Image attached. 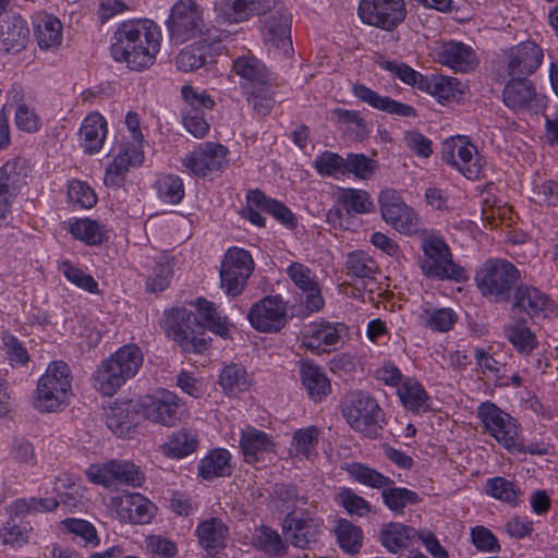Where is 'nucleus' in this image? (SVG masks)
Instances as JSON below:
<instances>
[{"label":"nucleus","mask_w":558,"mask_h":558,"mask_svg":"<svg viewBox=\"0 0 558 558\" xmlns=\"http://www.w3.org/2000/svg\"><path fill=\"white\" fill-rule=\"evenodd\" d=\"M161 32L151 20L124 21L113 33L110 51L118 62H125L132 71L150 68L160 50Z\"/></svg>","instance_id":"obj_1"},{"label":"nucleus","mask_w":558,"mask_h":558,"mask_svg":"<svg viewBox=\"0 0 558 558\" xmlns=\"http://www.w3.org/2000/svg\"><path fill=\"white\" fill-rule=\"evenodd\" d=\"M421 274L436 281L466 282L465 267L456 263L453 253L444 234L433 228H421Z\"/></svg>","instance_id":"obj_2"},{"label":"nucleus","mask_w":558,"mask_h":558,"mask_svg":"<svg viewBox=\"0 0 558 558\" xmlns=\"http://www.w3.org/2000/svg\"><path fill=\"white\" fill-rule=\"evenodd\" d=\"M142 350L136 344H126L104 360L94 373L96 389L104 396H112L143 364Z\"/></svg>","instance_id":"obj_3"},{"label":"nucleus","mask_w":558,"mask_h":558,"mask_svg":"<svg viewBox=\"0 0 558 558\" xmlns=\"http://www.w3.org/2000/svg\"><path fill=\"white\" fill-rule=\"evenodd\" d=\"M474 280L484 298L509 302L520 281V270L508 259L488 258L477 268Z\"/></svg>","instance_id":"obj_4"},{"label":"nucleus","mask_w":558,"mask_h":558,"mask_svg":"<svg viewBox=\"0 0 558 558\" xmlns=\"http://www.w3.org/2000/svg\"><path fill=\"white\" fill-rule=\"evenodd\" d=\"M71 369L62 361L51 362L37 383L34 407L40 412H53L69 403Z\"/></svg>","instance_id":"obj_5"},{"label":"nucleus","mask_w":558,"mask_h":558,"mask_svg":"<svg viewBox=\"0 0 558 558\" xmlns=\"http://www.w3.org/2000/svg\"><path fill=\"white\" fill-rule=\"evenodd\" d=\"M349 474L359 483L372 488L381 489L385 505L395 512H402L409 504L417 501V494L408 488L393 487L395 482L376 470L362 463L348 466Z\"/></svg>","instance_id":"obj_6"},{"label":"nucleus","mask_w":558,"mask_h":558,"mask_svg":"<svg viewBox=\"0 0 558 558\" xmlns=\"http://www.w3.org/2000/svg\"><path fill=\"white\" fill-rule=\"evenodd\" d=\"M342 413L354 430L371 438L379 435L384 413L374 398L354 392L344 403Z\"/></svg>","instance_id":"obj_7"},{"label":"nucleus","mask_w":558,"mask_h":558,"mask_svg":"<svg viewBox=\"0 0 558 558\" xmlns=\"http://www.w3.org/2000/svg\"><path fill=\"white\" fill-rule=\"evenodd\" d=\"M169 332L183 351L203 353L207 350L205 328L196 314L173 308L168 315Z\"/></svg>","instance_id":"obj_8"},{"label":"nucleus","mask_w":558,"mask_h":558,"mask_svg":"<svg viewBox=\"0 0 558 558\" xmlns=\"http://www.w3.org/2000/svg\"><path fill=\"white\" fill-rule=\"evenodd\" d=\"M203 9L194 0H179L172 7L168 29L171 40L183 44L204 34Z\"/></svg>","instance_id":"obj_9"},{"label":"nucleus","mask_w":558,"mask_h":558,"mask_svg":"<svg viewBox=\"0 0 558 558\" xmlns=\"http://www.w3.org/2000/svg\"><path fill=\"white\" fill-rule=\"evenodd\" d=\"M59 505V500L56 498H22L17 499L13 504L15 512L14 517H11L0 531V543L9 544L12 546H22L27 542V530L22 527L17 522L20 514L24 513H36L54 510Z\"/></svg>","instance_id":"obj_10"},{"label":"nucleus","mask_w":558,"mask_h":558,"mask_svg":"<svg viewBox=\"0 0 558 558\" xmlns=\"http://www.w3.org/2000/svg\"><path fill=\"white\" fill-rule=\"evenodd\" d=\"M253 269L254 262L247 251L228 250L220 270L221 287L226 293L232 296L241 294Z\"/></svg>","instance_id":"obj_11"},{"label":"nucleus","mask_w":558,"mask_h":558,"mask_svg":"<svg viewBox=\"0 0 558 558\" xmlns=\"http://www.w3.org/2000/svg\"><path fill=\"white\" fill-rule=\"evenodd\" d=\"M477 417L485 430L507 450L518 448V424L508 413L490 401L482 402L477 408Z\"/></svg>","instance_id":"obj_12"},{"label":"nucleus","mask_w":558,"mask_h":558,"mask_svg":"<svg viewBox=\"0 0 558 558\" xmlns=\"http://www.w3.org/2000/svg\"><path fill=\"white\" fill-rule=\"evenodd\" d=\"M357 13L363 23L390 31L405 16L404 1L361 0Z\"/></svg>","instance_id":"obj_13"},{"label":"nucleus","mask_w":558,"mask_h":558,"mask_svg":"<svg viewBox=\"0 0 558 558\" xmlns=\"http://www.w3.org/2000/svg\"><path fill=\"white\" fill-rule=\"evenodd\" d=\"M247 318L260 332H278L288 323L287 307L280 295H269L254 303Z\"/></svg>","instance_id":"obj_14"},{"label":"nucleus","mask_w":558,"mask_h":558,"mask_svg":"<svg viewBox=\"0 0 558 558\" xmlns=\"http://www.w3.org/2000/svg\"><path fill=\"white\" fill-rule=\"evenodd\" d=\"M86 475L90 482L105 487H111L113 484L136 487L142 482V474L137 466L126 460H111L101 465L92 464Z\"/></svg>","instance_id":"obj_15"},{"label":"nucleus","mask_w":558,"mask_h":558,"mask_svg":"<svg viewBox=\"0 0 558 558\" xmlns=\"http://www.w3.org/2000/svg\"><path fill=\"white\" fill-rule=\"evenodd\" d=\"M282 531L292 546L311 549L323 534V520L311 517L307 511H303L300 517L290 511L283 519Z\"/></svg>","instance_id":"obj_16"},{"label":"nucleus","mask_w":558,"mask_h":558,"mask_svg":"<svg viewBox=\"0 0 558 558\" xmlns=\"http://www.w3.org/2000/svg\"><path fill=\"white\" fill-rule=\"evenodd\" d=\"M429 56L454 72L466 73L478 64L475 50L461 41L432 43L427 45Z\"/></svg>","instance_id":"obj_17"},{"label":"nucleus","mask_w":558,"mask_h":558,"mask_svg":"<svg viewBox=\"0 0 558 558\" xmlns=\"http://www.w3.org/2000/svg\"><path fill=\"white\" fill-rule=\"evenodd\" d=\"M502 101L517 112H537L545 107V98L537 94L534 83L525 77L508 81L502 90Z\"/></svg>","instance_id":"obj_18"},{"label":"nucleus","mask_w":558,"mask_h":558,"mask_svg":"<svg viewBox=\"0 0 558 558\" xmlns=\"http://www.w3.org/2000/svg\"><path fill=\"white\" fill-rule=\"evenodd\" d=\"M384 220L401 233H416L417 219L395 190H384L378 196Z\"/></svg>","instance_id":"obj_19"},{"label":"nucleus","mask_w":558,"mask_h":558,"mask_svg":"<svg viewBox=\"0 0 558 558\" xmlns=\"http://www.w3.org/2000/svg\"><path fill=\"white\" fill-rule=\"evenodd\" d=\"M138 403L143 416L154 423L173 426L180 421L181 400L171 391L163 390L157 397H146Z\"/></svg>","instance_id":"obj_20"},{"label":"nucleus","mask_w":558,"mask_h":558,"mask_svg":"<svg viewBox=\"0 0 558 558\" xmlns=\"http://www.w3.org/2000/svg\"><path fill=\"white\" fill-rule=\"evenodd\" d=\"M228 149L216 143H206L199 149L190 153L182 159V163L196 177L204 178L211 171L222 169L227 160Z\"/></svg>","instance_id":"obj_21"},{"label":"nucleus","mask_w":558,"mask_h":558,"mask_svg":"<svg viewBox=\"0 0 558 558\" xmlns=\"http://www.w3.org/2000/svg\"><path fill=\"white\" fill-rule=\"evenodd\" d=\"M278 0H219L215 2L217 17L222 22L236 23L253 15L266 14Z\"/></svg>","instance_id":"obj_22"},{"label":"nucleus","mask_w":558,"mask_h":558,"mask_svg":"<svg viewBox=\"0 0 558 558\" xmlns=\"http://www.w3.org/2000/svg\"><path fill=\"white\" fill-rule=\"evenodd\" d=\"M542 48L532 41L512 47L507 57V73L511 78L527 77L534 73L543 60Z\"/></svg>","instance_id":"obj_23"},{"label":"nucleus","mask_w":558,"mask_h":558,"mask_svg":"<svg viewBox=\"0 0 558 558\" xmlns=\"http://www.w3.org/2000/svg\"><path fill=\"white\" fill-rule=\"evenodd\" d=\"M513 293L512 306L532 318H547L556 311L555 302L537 288L520 284Z\"/></svg>","instance_id":"obj_24"},{"label":"nucleus","mask_w":558,"mask_h":558,"mask_svg":"<svg viewBox=\"0 0 558 558\" xmlns=\"http://www.w3.org/2000/svg\"><path fill=\"white\" fill-rule=\"evenodd\" d=\"M112 506L119 518L133 524H147L154 517L156 507L137 493H124L112 499Z\"/></svg>","instance_id":"obj_25"},{"label":"nucleus","mask_w":558,"mask_h":558,"mask_svg":"<svg viewBox=\"0 0 558 558\" xmlns=\"http://www.w3.org/2000/svg\"><path fill=\"white\" fill-rule=\"evenodd\" d=\"M29 29L20 15H11L0 23V51L16 54L26 48Z\"/></svg>","instance_id":"obj_26"},{"label":"nucleus","mask_w":558,"mask_h":558,"mask_svg":"<svg viewBox=\"0 0 558 558\" xmlns=\"http://www.w3.org/2000/svg\"><path fill=\"white\" fill-rule=\"evenodd\" d=\"M140 411L138 401L114 402L106 410V425L117 436L124 437L136 425Z\"/></svg>","instance_id":"obj_27"},{"label":"nucleus","mask_w":558,"mask_h":558,"mask_svg":"<svg viewBox=\"0 0 558 558\" xmlns=\"http://www.w3.org/2000/svg\"><path fill=\"white\" fill-rule=\"evenodd\" d=\"M343 324L322 320L312 323L304 335L303 344L312 353L327 352L324 347L336 345L340 341Z\"/></svg>","instance_id":"obj_28"},{"label":"nucleus","mask_w":558,"mask_h":558,"mask_svg":"<svg viewBox=\"0 0 558 558\" xmlns=\"http://www.w3.org/2000/svg\"><path fill=\"white\" fill-rule=\"evenodd\" d=\"M196 536L201 547L215 556L227 546L229 527L220 518L213 517L198 523Z\"/></svg>","instance_id":"obj_29"},{"label":"nucleus","mask_w":558,"mask_h":558,"mask_svg":"<svg viewBox=\"0 0 558 558\" xmlns=\"http://www.w3.org/2000/svg\"><path fill=\"white\" fill-rule=\"evenodd\" d=\"M291 14L286 10H278L271 14L264 26V39L283 53L292 49Z\"/></svg>","instance_id":"obj_30"},{"label":"nucleus","mask_w":558,"mask_h":558,"mask_svg":"<svg viewBox=\"0 0 558 558\" xmlns=\"http://www.w3.org/2000/svg\"><path fill=\"white\" fill-rule=\"evenodd\" d=\"M353 94L361 101L368 104L371 107L399 117H416V109L410 105L399 102L388 96H380L365 85H354Z\"/></svg>","instance_id":"obj_31"},{"label":"nucleus","mask_w":558,"mask_h":558,"mask_svg":"<svg viewBox=\"0 0 558 558\" xmlns=\"http://www.w3.org/2000/svg\"><path fill=\"white\" fill-rule=\"evenodd\" d=\"M240 447L247 463L263 461L266 454L274 451V442L269 436L254 427L242 430Z\"/></svg>","instance_id":"obj_32"},{"label":"nucleus","mask_w":558,"mask_h":558,"mask_svg":"<svg viewBox=\"0 0 558 558\" xmlns=\"http://www.w3.org/2000/svg\"><path fill=\"white\" fill-rule=\"evenodd\" d=\"M107 135V122L105 118L98 113H89L83 121L80 136L82 147L87 154H95L100 150Z\"/></svg>","instance_id":"obj_33"},{"label":"nucleus","mask_w":558,"mask_h":558,"mask_svg":"<svg viewBox=\"0 0 558 558\" xmlns=\"http://www.w3.org/2000/svg\"><path fill=\"white\" fill-rule=\"evenodd\" d=\"M28 163L24 158L8 160L0 168V186L14 199L26 185Z\"/></svg>","instance_id":"obj_34"},{"label":"nucleus","mask_w":558,"mask_h":558,"mask_svg":"<svg viewBox=\"0 0 558 558\" xmlns=\"http://www.w3.org/2000/svg\"><path fill=\"white\" fill-rule=\"evenodd\" d=\"M300 374L310 398L319 402L330 392V381L322 367L311 361L302 362Z\"/></svg>","instance_id":"obj_35"},{"label":"nucleus","mask_w":558,"mask_h":558,"mask_svg":"<svg viewBox=\"0 0 558 558\" xmlns=\"http://www.w3.org/2000/svg\"><path fill=\"white\" fill-rule=\"evenodd\" d=\"M232 70L241 78L245 80L248 89L268 85L269 75L265 65L253 56L238 57L232 63Z\"/></svg>","instance_id":"obj_36"},{"label":"nucleus","mask_w":558,"mask_h":558,"mask_svg":"<svg viewBox=\"0 0 558 558\" xmlns=\"http://www.w3.org/2000/svg\"><path fill=\"white\" fill-rule=\"evenodd\" d=\"M248 203L256 205L262 211L271 215L288 229H294L298 225L296 216L283 203L268 198L259 190L248 192Z\"/></svg>","instance_id":"obj_37"},{"label":"nucleus","mask_w":558,"mask_h":558,"mask_svg":"<svg viewBox=\"0 0 558 558\" xmlns=\"http://www.w3.org/2000/svg\"><path fill=\"white\" fill-rule=\"evenodd\" d=\"M460 86L461 83L456 77L438 73L421 74V90H425L439 102L449 101L456 96V93H462Z\"/></svg>","instance_id":"obj_38"},{"label":"nucleus","mask_w":558,"mask_h":558,"mask_svg":"<svg viewBox=\"0 0 558 558\" xmlns=\"http://www.w3.org/2000/svg\"><path fill=\"white\" fill-rule=\"evenodd\" d=\"M418 536L416 530L402 523L390 522L380 531V542L389 551L409 549Z\"/></svg>","instance_id":"obj_39"},{"label":"nucleus","mask_w":558,"mask_h":558,"mask_svg":"<svg viewBox=\"0 0 558 558\" xmlns=\"http://www.w3.org/2000/svg\"><path fill=\"white\" fill-rule=\"evenodd\" d=\"M231 456L227 449H214L204 459L201 460L198 474L206 481L215 477L230 476L232 465Z\"/></svg>","instance_id":"obj_40"},{"label":"nucleus","mask_w":558,"mask_h":558,"mask_svg":"<svg viewBox=\"0 0 558 558\" xmlns=\"http://www.w3.org/2000/svg\"><path fill=\"white\" fill-rule=\"evenodd\" d=\"M210 48L211 44L207 39H203L182 49L175 58L178 70L191 72L202 68L210 57Z\"/></svg>","instance_id":"obj_41"},{"label":"nucleus","mask_w":558,"mask_h":558,"mask_svg":"<svg viewBox=\"0 0 558 558\" xmlns=\"http://www.w3.org/2000/svg\"><path fill=\"white\" fill-rule=\"evenodd\" d=\"M253 545L270 558L283 557L288 551V544L279 533L266 525L256 529Z\"/></svg>","instance_id":"obj_42"},{"label":"nucleus","mask_w":558,"mask_h":558,"mask_svg":"<svg viewBox=\"0 0 558 558\" xmlns=\"http://www.w3.org/2000/svg\"><path fill=\"white\" fill-rule=\"evenodd\" d=\"M485 159L480 155L477 147L470 143L460 159L450 163L469 180H478L485 177Z\"/></svg>","instance_id":"obj_43"},{"label":"nucleus","mask_w":558,"mask_h":558,"mask_svg":"<svg viewBox=\"0 0 558 558\" xmlns=\"http://www.w3.org/2000/svg\"><path fill=\"white\" fill-rule=\"evenodd\" d=\"M198 438L195 432L186 428L179 429L163 445V452L171 458H183L197 449Z\"/></svg>","instance_id":"obj_44"},{"label":"nucleus","mask_w":558,"mask_h":558,"mask_svg":"<svg viewBox=\"0 0 558 558\" xmlns=\"http://www.w3.org/2000/svg\"><path fill=\"white\" fill-rule=\"evenodd\" d=\"M347 275L360 279H374L379 272L377 262L364 251H353L347 255Z\"/></svg>","instance_id":"obj_45"},{"label":"nucleus","mask_w":558,"mask_h":558,"mask_svg":"<svg viewBox=\"0 0 558 558\" xmlns=\"http://www.w3.org/2000/svg\"><path fill=\"white\" fill-rule=\"evenodd\" d=\"M339 547L349 555H355L363 545V531L347 519H339L335 529Z\"/></svg>","instance_id":"obj_46"},{"label":"nucleus","mask_w":558,"mask_h":558,"mask_svg":"<svg viewBox=\"0 0 558 558\" xmlns=\"http://www.w3.org/2000/svg\"><path fill=\"white\" fill-rule=\"evenodd\" d=\"M338 203L341 204L347 215L366 214L369 213L374 206L369 194L366 191L356 189H340Z\"/></svg>","instance_id":"obj_47"},{"label":"nucleus","mask_w":558,"mask_h":558,"mask_svg":"<svg viewBox=\"0 0 558 558\" xmlns=\"http://www.w3.org/2000/svg\"><path fill=\"white\" fill-rule=\"evenodd\" d=\"M485 492L494 499L507 502L511 506L519 504V497L522 494L515 483L501 476L488 478L486 481Z\"/></svg>","instance_id":"obj_48"},{"label":"nucleus","mask_w":558,"mask_h":558,"mask_svg":"<svg viewBox=\"0 0 558 558\" xmlns=\"http://www.w3.org/2000/svg\"><path fill=\"white\" fill-rule=\"evenodd\" d=\"M195 305L198 312L197 317L203 323L205 329L207 328L221 337L228 336L229 328L227 322L221 319L214 303L199 298L196 300Z\"/></svg>","instance_id":"obj_49"},{"label":"nucleus","mask_w":558,"mask_h":558,"mask_svg":"<svg viewBox=\"0 0 558 558\" xmlns=\"http://www.w3.org/2000/svg\"><path fill=\"white\" fill-rule=\"evenodd\" d=\"M219 381L228 396H235L245 391L250 386L245 369L236 364L226 366L220 374Z\"/></svg>","instance_id":"obj_50"},{"label":"nucleus","mask_w":558,"mask_h":558,"mask_svg":"<svg viewBox=\"0 0 558 558\" xmlns=\"http://www.w3.org/2000/svg\"><path fill=\"white\" fill-rule=\"evenodd\" d=\"M35 34L41 49L58 46L62 39L61 22L57 17L46 16L38 23Z\"/></svg>","instance_id":"obj_51"},{"label":"nucleus","mask_w":558,"mask_h":558,"mask_svg":"<svg viewBox=\"0 0 558 558\" xmlns=\"http://www.w3.org/2000/svg\"><path fill=\"white\" fill-rule=\"evenodd\" d=\"M272 496L280 501L281 506L287 510L295 513L298 502L307 504V496L303 494L299 487L292 483H276L272 486Z\"/></svg>","instance_id":"obj_52"},{"label":"nucleus","mask_w":558,"mask_h":558,"mask_svg":"<svg viewBox=\"0 0 558 558\" xmlns=\"http://www.w3.org/2000/svg\"><path fill=\"white\" fill-rule=\"evenodd\" d=\"M157 191L159 197L169 204H179L184 197L183 181L174 174H167L159 179Z\"/></svg>","instance_id":"obj_53"},{"label":"nucleus","mask_w":558,"mask_h":558,"mask_svg":"<svg viewBox=\"0 0 558 558\" xmlns=\"http://www.w3.org/2000/svg\"><path fill=\"white\" fill-rule=\"evenodd\" d=\"M506 336L513 347L523 354H529L536 347L534 333L524 324H515L506 328Z\"/></svg>","instance_id":"obj_54"},{"label":"nucleus","mask_w":558,"mask_h":558,"mask_svg":"<svg viewBox=\"0 0 558 558\" xmlns=\"http://www.w3.org/2000/svg\"><path fill=\"white\" fill-rule=\"evenodd\" d=\"M376 168L377 162L364 154L350 153L344 158V174L352 173L362 180L368 179Z\"/></svg>","instance_id":"obj_55"},{"label":"nucleus","mask_w":558,"mask_h":558,"mask_svg":"<svg viewBox=\"0 0 558 558\" xmlns=\"http://www.w3.org/2000/svg\"><path fill=\"white\" fill-rule=\"evenodd\" d=\"M71 234L87 244H100L104 241L102 232L95 220L82 219L70 225Z\"/></svg>","instance_id":"obj_56"},{"label":"nucleus","mask_w":558,"mask_h":558,"mask_svg":"<svg viewBox=\"0 0 558 558\" xmlns=\"http://www.w3.org/2000/svg\"><path fill=\"white\" fill-rule=\"evenodd\" d=\"M314 168L323 177L344 175V158L337 153L325 150L315 158Z\"/></svg>","instance_id":"obj_57"},{"label":"nucleus","mask_w":558,"mask_h":558,"mask_svg":"<svg viewBox=\"0 0 558 558\" xmlns=\"http://www.w3.org/2000/svg\"><path fill=\"white\" fill-rule=\"evenodd\" d=\"M532 201L541 206L558 205V181H534Z\"/></svg>","instance_id":"obj_58"},{"label":"nucleus","mask_w":558,"mask_h":558,"mask_svg":"<svg viewBox=\"0 0 558 558\" xmlns=\"http://www.w3.org/2000/svg\"><path fill=\"white\" fill-rule=\"evenodd\" d=\"M337 500L351 515L364 517L371 511L369 502L350 488H342Z\"/></svg>","instance_id":"obj_59"},{"label":"nucleus","mask_w":558,"mask_h":558,"mask_svg":"<svg viewBox=\"0 0 558 558\" xmlns=\"http://www.w3.org/2000/svg\"><path fill=\"white\" fill-rule=\"evenodd\" d=\"M173 276L172 266L169 259L163 258L156 263L153 274L146 281L147 289L153 292L163 291L168 288Z\"/></svg>","instance_id":"obj_60"},{"label":"nucleus","mask_w":558,"mask_h":558,"mask_svg":"<svg viewBox=\"0 0 558 558\" xmlns=\"http://www.w3.org/2000/svg\"><path fill=\"white\" fill-rule=\"evenodd\" d=\"M426 314V326L434 331L445 332L452 328L457 320V315L451 308L429 310L424 308Z\"/></svg>","instance_id":"obj_61"},{"label":"nucleus","mask_w":558,"mask_h":558,"mask_svg":"<svg viewBox=\"0 0 558 558\" xmlns=\"http://www.w3.org/2000/svg\"><path fill=\"white\" fill-rule=\"evenodd\" d=\"M61 270L64 277L76 287L84 289L89 293H98V283L93 276L73 266L70 262H63Z\"/></svg>","instance_id":"obj_62"},{"label":"nucleus","mask_w":558,"mask_h":558,"mask_svg":"<svg viewBox=\"0 0 558 558\" xmlns=\"http://www.w3.org/2000/svg\"><path fill=\"white\" fill-rule=\"evenodd\" d=\"M397 395L402 405L415 413L418 412V380L413 377H405L397 388Z\"/></svg>","instance_id":"obj_63"},{"label":"nucleus","mask_w":558,"mask_h":558,"mask_svg":"<svg viewBox=\"0 0 558 558\" xmlns=\"http://www.w3.org/2000/svg\"><path fill=\"white\" fill-rule=\"evenodd\" d=\"M68 196L71 202L80 204L83 208H92L97 202V196L93 189L78 180L70 182Z\"/></svg>","instance_id":"obj_64"}]
</instances>
